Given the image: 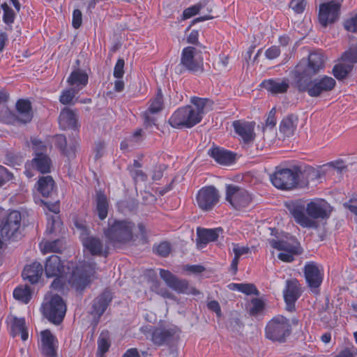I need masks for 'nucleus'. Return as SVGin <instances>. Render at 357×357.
<instances>
[{"instance_id": "obj_1", "label": "nucleus", "mask_w": 357, "mask_h": 357, "mask_svg": "<svg viewBox=\"0 0 357 357\" xmlns=\"http://www.w3.org/2000/svg\"><path fill=\"white\" fill-rule=\"evenodd\" d=\"M324 56L319 52H312L307 59H303L290 72L292 85L299 92H307L312 98H317L332 91L335 80L327 75L312 79V77L324 68Z\"/></svg>"}, {"instance_id": "obj_2", "label": "nucleus", "mask_w": 357, "mask_h": 357, "mask_svg": "<svg viewBox=\"0 0 357 357\" xmlns=\"http://www.w3.org/2000/svg\"><path fill=\"white\" fill-rule=\"evenodd\" d=\"M316 169L307 165H294L291 168L276 169L270 176L273 185L280 190H291L297 187H305L309 180L316 176Z\"/></svg>"}, {"instance_id": "obj_3", "label": "nucleus", "mask_w": 357, "mask_h": 357, "mask_svg": "<svg viewBox=\"0 0 357 357\" xmlns=\"http://www.w3.org/2000/svg\"><path fill=\"white\" fill-rule=\"evenodd\" d=\"M298 324L296 319L290 321L282 315H278L268 322L265 328L266 337L273 342L284 343L291 334V324Z\"/></svg>"}, {"instance_id": "obj_4", "label": "nucleus", "mask_w": 357, "mask_h": 357, "mask_svg": "<svg viewBox=\"0 0 357 357\" xmlns=\"http://www.w3.org/2000/svg\"><path fill=\"white\" fill-rule=\"evenodd\" d=\"M135 224L129 220H109L108 227L104 234L109 242L114 245L126 244L133 238Z\"/></svg>"}, {"instance_id": "obj_5", "label": "nucleus", "mask_w": 357, "mask_h": 357, "mask_svg": "<svg viewBox=\"0 0 357 357\" xmlns=\"http://www.w3.org/2000/svg\"><path fill=\"white\" fill-rule=\"evenodd\" d=\"M95 273L96 264L84 262L73 270L68 282L77 290H82L91 282Z\"/></svg>"}, {"instance_id": "obj_6", "label": "nucleus", "mask_w": 357, "mask_h": 357, "mask_svg": "<svg viewBox=\"0 0 357 357\" xmlns=\"http://www.w3.org/2000/svg\"><path fill=\"white\" fill-rule=\"evenodd\" d=\"M198 114L194 113V107L187 105L178 108L168 120L174 128H190L199 123Z\"/></svg>"}, {"instance_id": "obj_7", "label": "nucleus", "mask_w": 357, "mask_h": 357, "mask_svg": "<svg viewBox=\"0 0 357 357\" xmlns=\"http://www.w3.org/2000/svg\"><path fill=\"white\" fill-rule=\"evenodd\" d=\"M44 316L54 324H59L63 319L66 306L63 298L59 295H54L49 301L42 305Z\"/></svg>"}, {"instance_id": "obj_8", "label": "nucleus", "mask_w": 357, "mask_h": 357, "mask_svg": "<svg viewBox=\"0 0 357 357\" xmlns=\"http://www.w3.org/2000/svg\"><path fill=\"white\" fill-rule=\"evenodd\" d=\"M21 213L13 211L2 219L0 225L1 236L3 239L16 238L20 234Z\"/></svg>"}, {"instance_id": "obj_9", "label": "nucleus", "mask_w": 357, "mask_h": 357, "mask_svg": "<svg viewBox=\"0 0 357 357\" xmlns=\"http://www.w3.org/2000/svg\"><path fill=\"white\" fill-rule=\"evenodd\" d=\"M286 208L294 218L297 224L304 228H314L317 227L316 222L305 214L306 205L303 200L298 199L286 202Z\"/></svg>"}, {"instance_id": "obj_10", "label": "nucleus", "mask_w": 357, "mask_h": 357, "mask_svg": "<svg viewBox=\"0 0 357 357\" xmlns=\"http://www.w3.org/2000/svg\"><path fill=\"white\" fill-rule=\"evenodd\" d=\"M225 199L237 210L248 206L252 201V197L246 190L234 184L226 186Z\"/></svg>"}, {"instance_id": "obj_11", "label": "nucleus", "mask_w": 357, "mask_h": 357, "mask_svg": "<svg viewBox=\"0 0 357 357\" xmlns=\"http://www.w3.org/2000/svg\"><path fill=\"white\" fill-rule=\"evenodd\" d=\"M160 276L166 284L178 294L197 295L199 291L189 285L188 282L184 279H180L168 270L160 269Z\"/></svg>"}, {"instance_id": "obj_12", "label": "nucleus", "mask_w": 357, "mask_h": 357, "mask_svg": "<svg viewBox=\"0 0 357 357\" xmlns=\"http://www.w3.org/2000/svg\"><path fill=\"white\" fill-rule=\"evenodd\" d=\"M342 0H331L319 6V22L323 27L335 23L340 17Z\"/></svg>"}, {"instance_id": "obj_13", "label": "nucleus", "mask_w": 357, "mask_h": 357, "mask_svg": "<svg viewBox=\"0 0 357 357\" xmlns=\"http://www.w3.org/2000/svg\"><path fill=\"white\" fill-rule=\"evenodd\" d=\"M220 194L213 185L201 188L197 195L199 207L204 211H211L219 202Z\"/></svg>"}, {"instance_id": "obj_14", "label": "nucleus", "mask_w": 357, "mask_h": 357, "mask_svg": "<svg viewBox=\"0 0 357 357\" xmlns=\"http://www.w3.org/2000/svg\"><path fill=\"white\" fill-rule=\"evenodd\" d=\"M32 144L36 151L35 157L31 161L33 167L41 174L50 173L52 166V160L47 154L40 151V149L41 151L45 149L46 146L43 144L41 141L38 139L32 140Z\"/></svg>"}, {"instance_id": "obj_15", "label": "nucleus", "mask_w": 357, "mask_h": 357, "mask_svg": "<svg viewBox=\"0 0 357 357\" xmlns=\"http://www.w3.org/2000/svg\"><path fill=\"white\" fill-rule=\"evenodd\" d=\"M197 50L195 47L189 46L182 50L180 64L187 70L190 72L204 71L202 59L195 58Z\"/></svg>"}, {"instance_id": "obj_16", "label": "nucleus", "mask_w": 357, "mask_h": 357, "mask_svg": "<svg viewBox=\"0 0 357 357\" xmlns=\"http://www.w3.org/2000/svg\"><path fill=\"white\" fill-rule=\"evenodd\" d=\"M286 310L292 312L295 309V303L301 295L300 284L296 279L287 280L283 291Z\"/></svg>"}, {"instance_id": "obj_17", "label": "nucleus", "mask_w": 357, "mask_h": 357, "mask_svg": "<svg viewBox=\"0 0 357 357\" xmlns=\"http://www.w3.org/2000/svg\"><path fill=\"white\" fill-rule=\"evenodd\" d=\"M332 208L325 200L312 201L306 204V213L310 219H326Z\"/></svg>"}, {"instance_id": "obj_18", "label": "nucleus", "mask_w": 357, "mask_h": 357, "mask_svg": "<svg viewBox=\"0 0 357 357\" xmlns=\"http://www.w3.org/2000/svg\"><path fill=\"white\" fill-rule=\"evenodd\" d=\"M304 275L306 282L310 289L317 292V289L321 285L323 276L314 262L307 263L304 266Z\"/></svg>"}, {"instance_id": "obj_19", "label": "nucleus", "mask_w": 357, "mask_h": 357, "mask_svg": "<svg viewBox=\"0 0 357 357\" xmlns=\"http://www.w3.org/2000/svg\"><path fill=\"white\" fill-rule=\"evenodd\" d=\"M176 333L174 328H155L152 331L151 340L158 346L171 345L176 339Z\"/></svg>"}, {"instance_id": "obj_20", "label": "nucleus", "mask_w": 357, "mask_h": 357, "mask_svg": "<svg viewBox=\"0 0 357 357\" xmlns=\"http://www.w3.org/2000/svg\"><path fill=\"white\" fill-rule=\"evenodd\" d=\"M70 268L66 267L60 257L57 255L49 257L45 262V272L47 278L54 276H62L69 272Z\"/></svg>"}, {"instance_id": "obj_21", "label": "nucleus", "mask_w": 357, "mask_h": 357, "mask_svg": "<svg viewBox=\"0 0 357 357\" xmlns=\"http://www.w3.org/2000/svg\"><path fill=\"white\" fill-rule=\"evenodd\" d=\"M223 229L221 227L214 229H204L198 227L197 229L196 239L197 246L198 248L202 249L204 248L209 242L216 241L219 236L222 234Z\"/></svg>"}, {"instance_id": "obj_22", "label": "nucleus", "mask_w": 357, "mask_h": 357, "mask_svg": "<svg viewBox=\"0 0 357 357\" xmlns=\"http://www.w3.org/2000/svg\"><path fill=\"white\" fill-rule=\"evenodd\" d=\"M268 243L272 248L278 250L289 252L296 255H301L303 252V249L299 242L295 238L286 241L268 239Z\"/></svg>"}, {"instance_id": "obj_23", "label": "nucleus", "mask_w": 357, "mask_h": 357, "mask_svg": "<svg viewBox=\"0 0 357 357\" xmlns=\"http://www.w3.org/2000/svg\"><path fill=\"white\" fill-rule=\"evenodd\" d=\"M255 123L254 122H248L242 121H234L233 127L236 133H237L245 143L252 142L255 137L254 132Z\"/></svg>"}, {"instance_id": "obj_24", "label": "nucleus", "mask_w": 357, "mask_h": 357, "mask_svg": "<svg viewBox=\"0 0 357 357\" xmlns=\"http://www.w3.org/2000/svg\"><path fill=\"white\" fill-rule=\"evenodd\" d=\"M17 114L15 119L22 123L26 124L31 121L33 112L31 103L29 100L20 99L15 104Z\"/></svg>"}, {"instance_id": "obj_25", "label": "nucleus", "mask_w": 357, "mask_h": 357, "mask_svg": "<svg viewBox=\"0 0 357 357\" xmlns=\"http://www.w3.org/2000/svg\"><path fill=\"white\" fill-rule=\"evenodd\" d=\"M112 299V296L110 291H104L93 301L91 314L99 319L105 312Z\"/></svg>"}, {"instance_id": "obj_26", "label": "nucleus", "mask_w": 357, "mask_h": 357, "mask_svg": "<svg viewBox=\"0 0 357 357\" xmlns=\"http://www.w3.org/2000/svg\"><path fill=\"white\" fill-rule=\"evenodd\" d=\"M84 247L89 250L92 255L107 257L108 248H104L102 241L98 237L88 236L83 240Z\"/></svg>"}, {"instance_id": "obj_27", "label": "nucleus", "mask_w": 357, "mask_h": 357, "mask_svg": "<svg viewBox=\"0 0 357 357\" xmlns=\"http://www.w3.org/2000/svg\"><path fill=\"white\" fill-rule=\"evenodd\" d=\"M41 336V352L46 357H55L56 354L54 344V337L50 331L45 330L40 333Z\"/></svg>"}, {"instance_id": "obj_28", "label": "nucleus", "mask_w": 357, "mask_h": 357, "mask_svg": "<svg viewBox=\"0 0 357 357\" xmlns=\"http://www.w3.org/2000/svg\"><path fill=\"white\" fill-rule=\"evenodd\" d=\"M59 123L63 130L75 129L77 124V114L73 109L64 107L59 114Z\"/></svg>"}, {"instance_id": "obj_29", "label": "nucleus", "mask_w": 357, "mask_h": 357, "mask_svg": "<svg viewBox=\"0 0 357 357\" xmlns=\"http://www.w3.org/2000/svg\"><path fill=\"white\" fill-rule=\"evenodd\" d=\"M43 273V267L42 264L38 261L24 267L22 272V277L24 280H27L31 284H36L38 282Z\"/></svg>"}, {"instance_id": "obj_30", "label": "nucleus", "mask_w": 357, "mask_h": 357, "mask_svg": "<svg viewBox=\"0 0 357 357\" xmlns=\"http://www.w3.org/2000/svg\"><path fill=\"white\" fill-rule=\"evenodd\" d=\"M190 102L195 106L194 113L198 114L199 123L202 121L203 114L213 109V102L208 98L193 96L190 99Z\"/></svg>"}, {"instance_id": "obj_31", "label": "nucleus", "mask_w": 357, "mask_h": 357, "mask_svg": "<svg viewBox=\"0 0 357 357\" xmlns=\"http://www.w3.org/2000/svg\"><path fill=\"white\" fill-rule=\"evenodd\" d=\"M95 202V212L100 220H105L108 214L109 201L103 191L100 190L96 192Z\"/></svg>"}, {"instance_id": "obj_32", "label": "nucleus", "mask_w": 357, "mask_h": 357, "mask_svg": "<svg viewBox=\"0 0 357 357\" xmlns=\"http://www.w3.org/2000/svg\"><path fill=\"white\" fill-rule=\"evenodd\" d=\"M208 153L218 163L221 165L231 164L235 160V154L231 151L218 147L209 149Z\"/></svg>"}, {"instance_id": "obj_33", "label": "nucleus", "mask_w": 357, "mask_h": 357, "mask_svg": "<svg viewBox=\"0 0 357 357\" xmlns=\"http://www.w3.org/2000/svg\"><path fill=\"white\" fill-rule=\"evenodd\" d=\"M261 86L272 93H283L287 91L289 84L288 79H266Z\"/></svg>"}, {"instance_id": "obj_34", "label": "nucleus", "mask_w": 357, "mask_h": 357, "mask_svg": "<svg viewBox=\"0 0 357 357\" xmlns=\"http://www.w3.org/2000/svg\"><path fill=\"white\" fill-rule=\"evenodd\" d=\"M298 123V116L291 114L283 118L280 124V131L285 137H291L294 135Z\"/></svg>"}, {"instance_id": "obj_35", "label": "nucleus", "mask_w": 357, "mask_h": 357, "mask_svg": "<svg viewBox=\"0 0 357 357\" xmlns=\"http://www.w3.org/2000/svg\"><path fill=\"white\" fill-rule=\"evenodd\" d=\"M55 146L59 149L69 159L75 157V153L78 146L77 142L75 141L69 148H67L66 138L63 135H58L56 136Z\"/></svg>"}, {"instance_id": "obj_36", "label": "nucleus", "mask_w": 357, "mask_h": 357, "mask_svg": "<svg viewBox=\"0 0 357 357\" xmlns=\"http://www.w3.org/2000/svg\"><path fill=\"white\" fill-rule=\"evenodd\" d=\"M37 185L38 192L45 197H50L55 188V182L51 176L40 177Z\"/></svg>"}, {"instance_id": "obj_37", "label": "nucleus", "mask_w": 357, "mask_h": 357, "mask_svg": "<svg viewBox=\"0 0 357 357\" xmlns=\"http://www.w3.org/2000/svg\"><path fill=\"white\" fill-rule=\"evenodd\" d=\"M88 79L87 73L78 69L70 73L67 82L70 85L77 86L79 91L87 84Z\"/></svg>"}, {"instance_id": "obj_38", "label": "nucleus", "mask_w": 357, "mask_h": 357, "mask_svg": "<svg viewBox=\"0 0 357 357\" xmlns=\"http://www.w3.org/2000/svg\"><path fill=\"white\" fill-rule=\"evenodd\" d=\"M10 329V334L13 337L20 333L23 341H26L28 339L29 335L24 318L13 317L11 321Z\"/></svg>"}, {"instance_id": "obj_39", "label": "nucleus", "mask_w": 357, "mask_h": 357, "mask_svg": "<svg viewBox=\"0 0 357 357\" xmlns=\"http://www.w3.org/2000/svg\"><path fill=\"white\" fill-rule=\"evenodd\" d=\"M149 106L146 110L154 114L160 113L164 108V100L162 90L158 89L155 96L150 99Z\"/></svg>"}, {"instance_id": "obj_40", "label": "nucleus", "mask_w": 357, "mask_h": 357, "mask_svg": "<svg viewBox=\"0 0 357 357\" xmlns=\"http://www.w3.org/2000/svg\"><path fill=\"white\" fill-rule=\"evenodd\" d=\"M353 68L352 64L338 63L333 67V74L336 79L341 80L347 77Z\"/></svg>"}, {"instance_id": "obj_41", "label": "nucleus", "mask_w": 357, "mask_h": 357, "mask_svg": "<svg viewBox=\"0 0 357 357\" xmlns=\"http://www.w3.org/2000/svg\"><path fill=\"white\" fill-rule=\"evenodd\" d=\"M13 296L23 303H28L31 298V292L29 286L18 287L13 291Z\"/></svg>"}, {"instance_id": "obj_42", "label": "nucleus", "mask_w": 357, "mask_h": 357, "mask_svg": "<svg viewBox=\"0 0 357 357\" xmlns=\"http://www.w3.org/2000/svg\"><path fill=\"white\" fill-rule=\"evenodd\" d=\"M110 347L109 332L102 331L98 339V355L101 356L105 354Z\"/></svg>"}, {"instance_id": "obj_43", "label": "nucleus", "mask_w": 357, "mask_h": 357, "mask_svg": "<svg viewBox=\"0 0 357 357\" xmlns=\"http://www.w3.org/2000/svg\"><path fill=\"white\" fill-rule=\"evenodd\" d=\"M233 286V289L238 290L242 293H244L246 295H259V291L256 288L254 284L251 283H233L231 284Z\"/></svg>"}, {"instance_id": "obj_44", "label": "nucleus", "mask_w": 357, "mask_h": 357, "mask_svg": "<svg viewBox=\"0 0 357 357\" xmlns=\"http://www.w3.org/2000/svg\"><path fill=\"white\" fill-rule=\"evenodd\" d=\"M78 90L70 88L63 90L59 97V101L63 105H74V98L77 93Z\"/></svg>"}, {"instance_id": "obj_45", "label": "nucleus", "mask_w": 357, "mask_h": 357, "mask_svg": "<svg viewBox=\"0 0 357 357\" xmlns=\"http://www.w3.org/2000/svg\"><path fill=\"white\" fill-rule=\"evenodd\" d=\"M343 61L349 62L348 64L357 63V45H352L342 56Z\"/></svg>"}, {"instance_id": "obj_46", "label": "nucleus", "mask_w": 357, "mask_h": 357, "mask_svg": "<svg viewBox=\"0 0 357 357\" xmlns=\"http://www.w3.org/2000/svg\"><path fill=\"white\" fill-rule=\"evenodd\" d=\"M206 4V3L200 2L185 9L183 13V20L190 18L197 15L202 8L205 7Z\"/></svg>"}, {"instance_id": "obj_47", "label": "nucleus", "mask_w": 357, "mask_h": 357, "mask_svg": "<svg viewBox=\"0 0 357 357\" xmlns=\"http://www.w3.org/2000/svg\"><path fill=\"white\" fill-rule=\"evenodd\" d=\"M264 309V303L259 298H252L251 300V307L249 313L252 316H257Z\"/></svg>"}, {"instance_id": "obj_48", "label": "nucleus", "mask_w": 357, "mask_h": 357, "mask_svg": "<svg viewBox=\"0 0 357 357\" xmlns=\"http://www.w3.org/2000/svg\"><path fill=\"white\" fill-rule=\"evenodd\" d=\"M3 11V20L6 24H11L14 22L15 13L13 10L8 6L6 3L1 5Z\"/></svg>"}, {"instance_id": "obj_49", "label": "nucleus", "mask_w": 357, "mask_h": 357, "mask_svg": "<svg viewBox=\"0 0 357 357\" xmlns=\"http://www.w3.org/2000/svg\"><path fill=\"white\" fill-rule=\"evenodd\" d=\"M5 160L6 164L13 167L20 165L22 162V156L13 151H8L6 153Z\"/></svg>"}, {"instance_id": "obj_50", "label": "nucleus", "mask_w": 357, "mask_h": 357, "mask_svg": "<svg viewBox=\"0 0 357 357\" xmlns=\"http://www.w3.org/2000/svg\"><path fill=\"white\" fill-rule=\"evenodd\" d=\"M155 114H154L153 112H149L148 110H146L143 113L142 116L144 119V126L145 128H146V129L151 128L153 126L156 125L155 123H156L157 119L155 116Z\"/></svg>"}, {"instance_id": "obj_51", "label": "nucleus", "mask_w": 357, "mask_h": 357, "mask_svg": "<svg viewBox=\"0 0 357 357\" xmlns=\"http://www.w3.org/2000/svg\"><path fill=\"white\" fill-rule=\"evenodd\" d=\"M305 0H291L289 3V8L297 14L302 13L305 10Z\"/></svg>"}, {"instance_id": "obj_52", "label": "nucleus", "mask_w": 357, "mask_h": 357, "mask_svg": "<svg viewBox=\"0 0 357 357\" xmlns=\"http://www.w3.org/2000/svg\"><path fill=\"white\" fill-rule=\"evenodd\" d=\"M45 252H60L62 249L61 241L59 239L47 242L44 248Z\"/></svg>"}, {"instance_id": "obj_53", "label": "nucleus", "mask_w": 357, "mask_h": 357, "mask_svg": "<svg viewBox=\"0 0 357 357\" xmlns=\"http://www.w3.org/2000/svg\"><path fill=\"white\" fill-rule=\"evenodd\" d=\"M344 27L347 31L357 33V13L344 22Z\"/></svg>"}, {"instance_id": "obj_54", "label": "nucleus", "mask_w": 357, "mask_h": 357, "mask_svg": "<svg viewBox=\"0 0 357 357\" xmlns=\"http://www.w3.org/2000/svg\"><path fill=\"white\" fill-rule=\"evenodd\" d=\"M130 174L135 182L145 181L147 179L146 174L140 169H130Z\"/></svg>"}, {"instance_id": "obj_55", "label": "nucleus", "mask_w": 357, "mask_h": 357, "mask_svg": "<svg viewBox=\"0 0 357 357\" xmlns=\"http://www.w3.org/2000/svg\"><path fill=\"white\" fill-rule=\"evenodd\" d=\"M124 66L125 61L123 59H119L117 62L114 66V76L117 79H121L123 77L124 75Z\"/></svg>"}, {"instance_id": "obj_56", "label": "nucleus", "mask_w": 357, "mask_h": 357, "mask_svg": "<svg viewBox=\"0 0 357 357\" xmlns=\"http://www.w3.org/2000/svg\"><path fill=\"white\" fill-rule=\"evenodd\" d=\"M55 279L51 284V287L54 290H61L63 288V285L68 278L66 275H63L62 276H54Z\"/></svg>"}, {"instance_id": "obj_57", "label": "nucleus", "mask_w": 357, "mask_h": 357, "mask_svg": "<svg viewBox=\"0 0 357 357\" xmlns=\"http://www.w3.org/2000/svg\"><path fill=\"white\" fill-rule=\"evenodd\" d=\"M155 250L158 255L161 257H166L169 255L171 251V246L169 243L162 242L157 246Z\"/></svg>"}, {"instance_id": "obj_58", "label": "nucleus", "mask_w": 357, "mask_h": 357, "mask_svg": "<svg viewBox=\"0 0 357 357\" xmlns=\"http://www.w3.org/2000/svg\"><path fill=\"white\" fill-rule=\"evenodd\" d=\"M232 246L234 258L238 260L242 255L250 252V248L248 247H240L238 244L234 243H232Z\"/></svg>"}, {"instance_id": "obj_59", "label": "nucleus", "mask_w": 357, "mask_h": 357, "mask_svg": "<svg viewBox=\"0 0 357 357\" xmlns=\"http://www.w3.org/2000/svg\"><path fill=\"white\" fill-rule=\"evenodd\" d=\"M13 174L7 170L6 167L0 165V187L3 185L6 182L11 180Z\"/></svg>"}, {"instance_id": "obj_60", "label": "nucleus", "mask_w": 357, "mask_h": 357, "mask_svg": "<svg viewBox=\"0 0 357 357\" xmlns=\"http://www.w3.org/2000/svg\"><path fill=\"white\" fill-rule=\"evenodd\" d=\"M167 165L165 164H160L155 166L153 171L152 179L153 181L160 180L162 177L163 173L167 169Z\"/></svg>"}, {"instance_id": "obj_61", "label": "nucleus", "mask_w": 357, "mask_h": 357, "mask_svg": "<svg viewBox=\"0 0 357 357\" xmlns=\"http://www.w3.org/2000/svg\"><path fill=\"white\" fill-rule=\"evenodd\" d=\"M82 23V14L80 10L75 9L73 13L72 25L75 29H79Z\"/></svg>"}, {"instance_id": "obj_62", "label": "nucleus", "mask_w": 357, "mask_h": 357, "mask_svg": "<svg viewBox=\"0 0 357 357\" xmlns=\"http://www.w3.org/2000/svg\"><path fill=\"white\" fill-rule=\"evenodd\" d=\"M280 54V50L278 47L276 46H272L271 47L268 48L266 52L265 55L269 59H273L277 58Z\"/></svg>"}, {"instance_id": "obj_63", "label": "nucleus", "mask_w": 357, "mask_h": 357, "mask_svg": "<svg viewBox=\"0 0 357 357\" xmlns=\"http://www.w3.org/2000/svg\"><path fill=\"white\" fill-rule=\"evenodd\" d=\"M276 124V119H275V109L273 108L268 113L266 121V126L267 127H270L271 128H273Z\"/></svg>"}, {"instance_id": "obj_64", "label": "nucleus", "mask_w": 357, "mask_h": 357, "mask_svg": "<svg viewBox=\"0 0 357 357\" xmlns=\"http://www.w3.org/2000/svg\"><path fill=\"white\" fill-rule=\"evenodd\" d=\"M207 307L210 310L215 312V314L218 317H221V315H222L221 308H220V304L218 301H211L208 302L207 304Z\"/></svg>"}]
</instances>
